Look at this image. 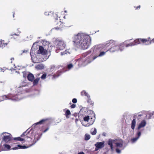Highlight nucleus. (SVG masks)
I'll list each match as a JSON object with an SVG mask.
<instances>
[{"label": "nucleus", "instance_id": "1", "mask_svg": "<svg viewBox=\"0 0 154 154\" xmlns=\"http://www.w3.org/2000/svg\"><path fill=\"white\" fill-rule=\"evenodd\" d=\"M91 38L88 35L83 33H78L75 35L73 42L77 45L80 46L84 50L87 49L91 45Z\"/></svg>", "mask_w": 154, "mask_h": 154}, {"label": "nucleus", "instance_id": "2", "mask_svg": "<svg viewBox=\"0 0 154 154\" xmlns=\"http://www.w3.org/2000/svg\"><path fill=\"white\" fill-rule=\"evenodd\" d=\"M48 51L42 46H39V62L45 61L48 58Z\"/></svg>", "mask_w": 154, "mask_h": 154}, {"label": "nucleus", "instance_id": "3", "mask_svg": "<svg viewBox=\"0 0 154 154\" xmlns=\"http://www.w3.org/2000/svg\"><path fill=\"white\" fill-rule=\"evenodd\" d=\"M29 131H28V129L23 133L20 136L21 137H14L13 138L15 141H31V139L30 137Z\"/></svg>", "mask_w": 154, "mask_h": 154}, {"label": "nucleus", "instance_id": "4", "mask_svg": "<svg viewBox=\"0 0 154 154\" xmlns=\"http://www.w3.org/2000/svg\"><path fill=\"white\" fill-rule=\"evenodd\" d=\"M92 51H94V54H95V56L96 58L98 57H101L103 56L104 55L106 52H100V49L98 46H95L94 47L91 48L89 53H91Z\"/></svg>", "mask_w": 154, "mask_h": 154}, {"label": "nucleus", "instance_id": "5", "mask_svg": "<svg viewBox=\"0 0 154 154\" xmlns=\"http://www.w3.org/2000/svg\"><path fill=\"white\" fill-rule=\"evenodd\" d=\"M55 44L57 46V48L60 50L64 49L66 46V44L63 40L59 38L56 39Z\"/></svg>", "mask_w": 154, "mask_h": 154}, {"label": "nucleus", "instance_id": "6", "mask_svg": "<svg viewBox=\"0 0 154 154\" xmlns=\"http://www.w3.org/2000/svg\"><path fill=\"white\" fill-rule=\"evenodd\" d=\"M7 135H5L3 137V140L5 142L7 143H10L11 142L13 143L17 141L14 140V138L12 137L11 135L9 133H7Z\"/></svg>", "mask_w": 154, "mask_h": 154}, {"label": "nucleus", "instance_id": "7", "mask_svg": "<svg viewBox=\"0 0 154 154\" xmlns=\"http://www.w3.org/2000/svg\"><path fill=\"white\" fill-rule=\"evenodd\" d=\"M92 52V54L90 56L85 58V62L86 64H88L91 63L96 58L94 51Z\"/></svg>", "mask_w": 154, "mask_h": 154}, {"label": "nucleus", "instance_id": "8", "mask_svg": "<svg viewBox=\"0 0 154 154\" xmlns=\"http://www.w3.org/2000/svg\"><path fill=\"white\" fill-rule=\"evenodd\" d=\"M112 46L111 48H109L108 50H107L106 52L109 51L111 52H114L119 50V48L118 46V45L117 43H116V45H114Z\"/></svg>", "mask_w": 154, "mask_h": 154}, {"label": "nucleus", "instance_id": "9", "mask_svg": "<svg viewBox=\"0 0 154 154\" xmlns=\"http://www.w3.org/2000/svg\"><path fill=\"white\" fill-rule=\"evenodd\" d=\"M19 29H17L18 32L16 33H14L13 34H11L10 35V38L14 40L17 39L20 36V34L21 32L19 30Z\"/></svg>", "mask_w": 154, "mask_h": 154}, {"label": "nucleus", "instance_id": "10", "mask_svg": "<svg viewBox=\"0 0 154 154\" xmlns=\"http://www.w3.org/2000/svg\"><path fill=\"white\" fill-rule=\"evenodd\" d=\"M141 43L146 45H149L151 44V38L150 37L147 38H141Z\"/></svg>", "mask_w": 154, "mask_h": 154}, {"label": "nucleus", "instance_id": "11", "mask_svg": "<svg viewBox=\"0 0 154 154\" xmlns=\"http://www.w3.org/2000/svg\"><path fill=\"white\" fill-rule=\"evenodd\" d=\"M10 148L11 146L9 145L4 144L2 146H0V149H1L0 151L9 150L10 149Z\"/></svg>", "mask_w": 154, "mask_h": 154}, {"label": "nucleus", "instance_id": "12", "mask_svg": "<svg viewBox=\"0 0 154 154\" xmlns=\"http://www.w3.org/2000/svg\"><path fill=\"white\" fill-rule=\"evenodd\" d=\"M78 63V65L79 66H80L82 65L86 64L85 62V58H80L78 59L77 61Z\"/></svg>", "mask_w": 154, "mask_h": 154}, {"label": "nucleus", "instance_id": "13", "mask_svg": "<svg viewBox=\"0 0 154 154\" xmlns=\"http://www.w3.org/2000/svg\"><path fill=\"white\" fill-rule=\"evenodd\" d=\"M142 116V115L141 114H138L137 115V116ZM137 115H135L134 116V119L133 120H132V122L131 124V128L133 130H134V129L135 125H136V119L135 118L137 117Z\"/></svg>", "mask_w": 154, "mask_h": 154}, {"label": "nucleus", "instance_id": "14", "mask_svg": "<svg viewBox=\"0 0 154 154\" xmlns=\"http://www.w3.org/2000/svg\"><path fill=\"white\" fill-rule=\"evenodd\" d=\"M96 146V150H97L96 148L97 149L101 148L104 146V142L102 141L100 142H97L96 144H95Z\"/></svg>", "mask_w": 154, "mask_h": 154}, {"label": "nucleus", "instance_id": "15", "mask_svg": "<svg viewBox=\"0 0 154 154\" xmlns=\"http://www.w3.org/2000/svg\"><path fill=\"white\" fill-rule=\"evenodd\" d=\"M38 42H36L33 44L32 47V49H33L35 51H36L37 54L38 53Z\"/></svg>", "mask_w": 154, "mask_h": 154}, {"label": "nucleus", "instance_id": "16", "mask_svg": "<svg viewBox=\"0 0 154 154\" xmlns=\"http://www.w3.org/2000/svg\"><path fill=\"white\" fill-rule=\"evenodd\" d=\"M116 41L113 40H110L106 42V46H112L114 45H116Z\"/></svg>", "mask_w": 154, "mask_h": 154}, {"label": "nucleus", "instance_id": "17", "mask_svg": "<svg viewBox=\"0 0 154 154\" xmlns=\"http://www.w3.org/2000/svg\"><path fill=\"white\" fill-rule=\"evenodd\" d=\"M9 99L13 100H17L18 99V96L17 95H14L11 94H9Z\"/></svg>", "mask_w": 154, "mask_h": 154}, {"label": "nucleus", "instance_id": "18", "mask_svg": "<svg viewBox=\"0 0 154 154\" xmlns=\"http://www.w3.org/2000/svg\"><path fill=\"white\" fill-rule=\"evenodd\" d=\"M146 122L145 120H143L139 124L137 129L138 130H139L141 128L144 127L146 125Z\"/></svg>", "mask_w": 154, "mask_h": 154}, {"label": "nucleus", "instance_id": "19", "mask_svg": "<svg viewBox=\"0 0 154 154\" xmlns=\"http://www.w3.org/2000/svg\"><path fill=\"white\" fill-rule=\"evenodd\" d=\"M28 80L32 82L35 78L33 75L30 73H29L27 76Z\"/></svg>", "mask_w": 154, "mask_h": 154}, {"label": "nucleus", "instance_id": "20", "mask_svg": "<svg viewBox=\"0 0 154 154\" xmlns=\"http://www.w3.org/2000/svg\"><path fill=\"white\" fill-rule=\"evenodd\" d=\"M133 46L138 45L141 43V38H138L132 42Z\"/></svg>", "mask_w": 154, "mask_h": 154}, {"label": "nucleus", "instance_id": "21", "mask_svg": "<svg viewBox=\"0 0 154 154\" xmlns=\"http://www.w3.org/2000/svg\"><path fill=\"white\" fill-rule=\"evenodd\" d=\"M17 146L18 147H15L12 148V149L13 150H16L18 149V148L20 149H25L28 147V146H26L25 145L21 146L20 145H17Z\"/></svg>", "mask_w": 154, "mask_h": 154}, {"label": "nucleus", "instance_id": "22", "mask_svg": "<svg viewBox=\"0 0 154 154\" xmlns=\"http://www.w3.org/2000/svg\"><path fill=\"white\" fill-rule=\"evenodd\" d=\"M57 24L59 25V26L58 25L57 27H55L56 29H61L63 26V24L60 21H59V22H57Z\"/></svg>", "mask_w": 154, "mask_h": 154}, {"label": "nucleus", "instance_id": "23", "mask_svg": "<svg viewBox=\"0 0 154 154\" xmlns=\"http://www.w3.org/2000/svg\"><path fill=\"white\" fill-rule=\"evenodd\" d=\"M48 119H42L39 121V124H47L48 123Z\"/></svg>", "mask_w": 154, "mask_h": 154}, {"label": "nucleus", "instance_id": "24", "mask_svg": "<svg viewBox=\"0 0 154 154\" xmlns=\"http://www.w3.org/2000/svg\"><path fill=\"white\" fill-rule=\"evenodd\" d=\"M113 141V140H112L109 139L108 142V144L110 146L111 149L112 151H113V148L112 145Z\"/></svg>", "mask_w": 154, "mask_h": 154}, {"label": "nucleus", "instance_id": "25", "mask_svg": "<svg viewBox=\"0 0 154 154\" xmlns=\"http://www.w3.org/2000/svg\"><path fill=\"white\" fill-rule=\"evenodd\" d=\"M41 42L42 43V46L44 47L46 46H48L49 44V42L44 40H42Z\"/></svg>", "mask_w": 154, "mask_h": 154}, {"label": "nucleus", "instance_id": "26", "mask_svg": "<svg viewBox=\"0 0 154 154\" xmlns=\"http://www.w3.org/2000/svg\"><path fill=\"white\" fill-rule=\"evenodd\" d=\"M118 46L119 48V50L122 51L124 49L125 47V45L124 43H122L120 45H118Z\"/></svg>", "mask_w": 154, "mask_h": 154}, {"label": "nucleus", "instance_id": "27", "mask_svg": "<svg viewBox=\"0 0 154 154\" xmlns=\"http://www.w3.org/2000/svg\"><path fill=\"white\" fill-rule=\"evenodd\" d=\"M81 94L82 96H87L88 98L90 96L89 94L84 90L82 91L81 92Z\"/></svg>", "mask_w": 154, "mask_h": 154}, {"label": "nucleus", "instance_id": "28", "mask_svg": "<svg viewBox=\"0 0 154 154\" xmlns=\"http://www.w3.org/2000/svg\"><path fill=\"white\" fill-rule=\"evenodd\" d=\"M71 114V113L69 110L68 109L66 111L65 113V115L67 118L68 119L69 118Z\"/></svg>", "mask_w": 154, "mask_h": 154}, {"label": "nucleus", "instance_id": "29", "mask_svg": "<svg viewBox=\"0 0 154 154\" xmlns=\"http://www.w3.org/2000/svg\"><path fill=\"white\" fill-rule=\"evenodd\" d=\"M87 102L92 106L94 105V102L90 98V96L88 98Z\"/></svg>", "mask_w": 154, "mask_h": 154}, {"label": "nucleus", "instance_id": "30", "mask_svg": "<svg viewBox=\"0 0 154 154\" xmlns=\"http://www.w3.org/2000/svg\"><path fill=\"white\" fill-rule=\"evenodd\" d=\"M32 61L34 63H38V59L37 58V56L34 57L33 58L32 57H31Z\"/></svg>", "mask_w": 154, "mask_h": 154}, {"label": "nucleus", "instance_id": "31", "mask_svg": "<svg viewBox=\"0 0 154 154\" xmlns=\"http://www.w3.org/2000/svg\"><path fill=\"white\" fill-rule=\"evenodd\" d=\"M1 42L2 43V46H1V47L2 48H3L5 47L8 44V43L5 42V41L4 40H1Z\"/></svg>", "mask_w": 154, "mask_h": 154}, {"label": "nucleus", "instance_id": "32", "mask_svg": "<svg viewBox=\"0 0 154 154\" xmlns=\"http://www.w3.org/2000/svg\"><path fill=\"white\" fill-rule=\"evenodd\" d=\"M8 96H9V94L8 95H5L2 96L1 97L2 98V99L1 100V101H3L5 100L9 99Z\"/></svg>", "mask_w": 154, "mask_h": 154}, {"label": "nucleus", "instance_id": "33", "mask_svg": "<svg viewBox=\"0 0 154 154\" xmlns=\"http://www.w3.org/2000/svg\"><path fill=\"white\" fill-rule=\"evenodd\" d=\"M33 86L37 85L38 82V78H37L33 81Z\"/></svg>", "mask_w": 154, "mask_h": 154}, {"label": "nucleus", "instance_id": "34", "mask_svg": "<svg viewBox=\"0 0 154 154\" xmlns=\"http://www.w3.org/2000/svg\"><path fill=\"white\" fill-rule=\"evenodd\" d=\"M70 54V52L69 51H68L67 50H66L65 51L61 52V55H65V54Z\"/></svg>", "mask_w": 154, "mask_h": 154}, {"label": "nucleus", "instance_id": "35", "mask_svg": "<svg viewBox=\"0 0 154 154\" xmlns=\"http://www.w3.org/2000/svg\"><path fill=\"white\" fill-rule=\"evenodd\" d=\"M115 144L117 147L122 148L123 146V144L122 143H116Z\"/></svg>", "mask_w": 154, "mask_h": 154}, {"label": "nucleus", "instance_id": "36", "mask_svg": "<svg viewBox=\"0 0 154 154\" xmlns=\"http://www.w3.org/2000/svg\"><path fill=\"white\" fill-rule=\"evenodd\" d=\"M90 138V136L89 134H86L85 136V139L87 140H89Z\"/></svg>", "mask_w": 154, "mask_h": 154}, {"label": "nucleus", "instance_id": "37", "mask_svg": "<svg viewBox=\"0 0 154 154\" xmlns=\"http://www.w3.org/2000/svg\"><path fill=\"white\" fill-rule=\"evenodd\" d=\"M84 120L85 121L88 122L89 119V116H85L83 118Z\"/></svg>", "mask_w": 154, "mask_h": 154}, {"label": "nucleus", "instance_id": "38", "mask_svg": "<svg viewBox=\"0 0 154 154\" xmlns=\"http://www.w3.org/2000/svg\"><path fill=\"white\" fill-rule=\"evenodd\" d=\"M23 74V76L25 78H26V77H27V76L28 75L27 72L26 71L23 72H22Z\"/></svg>", "mask_w": 154, "mask_h": 154}, {"label": "nucleus", "instance_id": "39", "mask_svg": "<svg viewBox=\"0 0 154 154\" xmlns=\"http://www.w3.org/2000/svg\"><path fill=\"white\" fill-rule=\"evenodd\" d=\"M90 51V50L88 51L87 52H86V53H84L82 55H83V57H82V58H85V57L88 54H90L91 53H90L89 52V51Z\"/></svg>", "mask_w": 154, "mask_h": 154}, {"label": "nucleus", "instance_id": "40", "mask_svg": "<svg viewBox=\"0 0 154 154\" xmlns=\"http://www.w3.org/2000/svg\"><path fill=\"white\" fill-rule=\"evenodd\" d=\"M138 138V137L134 138L131 139V141L132 143H134L137 140Z\"/></svg>", "mask_w": 154, "mask_h": 154}, {"label": "nucleus", "instance_id": "41", "mask_svg": "<svg viewBox=\"0 0 154 154\" xmlns=\"http://www.w3.org/2000/svg\"><path fill=\"white\" fill-rule=\"evenodd\" d=\"M91 133L93 135H95L97 133V130L96 128H94V131H91Z\"/></svg>", "mask_w": 154, "mask_h": 154}, {"label": "nucleus", "instance_id": "42", "mask_svg": "<svg viewBox=\"0 0 154 154\" xmlns=\"http://www.w3.org/2000/svg\"><path fill=\"white\" fill-rule=\"evenodd\" d=\"M47 74L46 73L43 74L41 77V78L42 79H44L46 78Z\"/></svg>", "mask_w": 154, "mask_h": 154}, {"label": "nucleus", "instance_id": "43", "mask_svg": "<svg viewBox=\"0 0 154 154\" xmlns=\"http://www.w3.org/2000/svg\"><path fill=\"white\" fill-rule=\"evenodd\" d=\"M73 67V65L72 64H69L67 65V68L68 69H70Z\"/></svg>", "mask_w": 154, "mask_h": 154}, {"label": "nucleus", "instance_id": "44", "mask_svg": "<svg viewBox=\"0 0 154 154\" xmlns=\"http://www.w3.org/2000/svg\"><path fill=\"white\" fill-rule=\"evenodd\" d=\"M50 14H52V13H51V12H45V14L46 16H49Z\"/></svg>", "mask_w": 154, "mask_h": 154}, {"label": "nucleus", "instance_id": "45", "mask_svg": "<svg viewBox=\"0 0 154 154\" xmlns=\"http://www.w3.org/2000/svg\"><path fill=\"white\" fill-rule=\"evenodd\" d=\"M44 68V66L42 64H39V69H42Z\"/></svg>", "mask_w": 154, "mask_h": 154}, {"label": "nucleus", "instance_id": "46", "mask_svg": "<svg viewBox=\"0 0 154 154\" xmlns=\"http://www.w3.org/2000/svg\"><path fill=\"white\" fill-rule=\"evenodd\" d=\"M130 46H133V45L132 44V42L131 43H130L129 44H128L126 45H125V47H128Z\"/></svg>", "mask_w": 154, "mask_h": 154}, {"label": "nucleus", "instance_id": "47", "mask_svg": "<svg viewBox=\"0 0 154 154\" xmlns=\"http://www.w3.org/2000/svg\"><path fill=\"white\" fill-rule=\"evenodd\" d=\"M72 101L73 103H76L77 102V100L75 98H74L72 99Z\"/></svg>", "mask_w": 154, "mask_h": 154}, {"label": "nucleus", "instance_id": "48", "mask_svg": "<svg viewBox=\"0 0 154 154\" xmlns=\"http://www.w3.org/2000/svg\"><path fill=\"white\" fill-rule=\"evenodd\" d=\"M29 50H24L23 51V52L22 53H27V52H29Z\"/></svg>", "mask_w": 154, "mask_h": 154}, {"label": "nucleus", "instance_id": "49", "mask_svg": "<svg viewBox=\"0 0 154 154\" xmlns=\"http://www.w3.org/2000/svg\"><path fill=\"white\" fill-rule=\"evenodd\" d=\"M141 133L140 131H138L137 133V137H138V138H139V137L141 135Z\"/></svg>", "mask_w": 154, "mask_h": 154}, {"label": "nucleus", "instance_id": "50", "mask_svg": "<svg viewBox=\"0 0 154 154\" xmlns=\"http://www.w3.org/2000/svg\"><path fill=\"white\" fill-rule=\"evenodd\" d=\"M116 151L118 153H119L121 152V150L118 148H116Z\"/></svg>", "mask_w": 154, "mask_h": 154}, {"label": "nucleus", "instance_id": "51", "mask_svg": "<svg viewBox=\"0 0 154 154\" xmlns=\"http://www.w3.org/2000/svg\"><path fill=\"white\" fill-rule=\"evenodd\" d=\"M76 106V105L74 104H72L70 106V107L72 108H74Z\"/></svg>", "mask_w": 154, "mask_h": 154}, {"label": "nucleus", "instance_id": "52", "mask_svg": "<svg viewBox=\"0 0 154 154\" xmlns=\"http://www.w3.org/2000/svg\"><path fill=\"white\" fill-rule=\"evenodd\" d=\"M140 7V5H139L138 6H134V8L136 9H139Z\"/></svg>", "mask_w": 154, "mask_h": 154}, {"label": "nucleus", "instance_id": "53", "mask_svg": "<svg viewBox=\"0 0 154 154\" xmlns=\"http://www.w3.org/2000/svg\"><path fill=\"white\" fill-rule=\"evenodd\" d=\"M55 67V66L54 65H52L51 66L50 69H54Z\"/></svg>", "mask_w": 154, "mask_h": 154}, {"label": "nucleus", "instance_id": "54", "mask_svg": "<svg viewBox=\"0 0 154 154\" xmlns=\"http://www.w3.org/2000/svg\"><path fill=\"white\" fill-rule=\"evenodd\" d=\"M35 139H36L37 140H38V136L37 135H35Z\"/></svg>", "mask_w": 154, "mask_h": 154}, {"label": "nucleus", "instance_id": "55", "mask_svg": "<svg viewBox=\"0 0 154 154\" xmlns=\"http://www.w3.org/2000/svg\"><path fill=\"white\" fill-rule=\"evenodd\" d=\"M49 128H47L46 129H45V130H44L43 131V133H45V132L46 131H47L48 129H49Z\"/></svg>", "mask_w": 154, "mask_h": 154}, {"label": "nucleus", "instance_id": "56", "mask_svg": "<svg viewBox=\"0 0 154 154\" xmlns=\"http://www.w3.org/2000/svg\"><path fill=\"white\" fill-rule=\"evenodd\" d=\"M78 154H85L83 152H79Z\"/></svg>", "mask_w": 154, "mask_h": 154}, {"label": "nucleus", "instance_id": "57", "mask_svg": "<svg viewBox=\"0 0 154 154\" xmlns=\"http://www.w3.org/2000/svg\"><path fill=\"white\" fill-rule=\"evenodd\" d=\"M151 43H152V42H154V38L152 39H151Z\"/></svg>", "mask_w": 154, "mask_h": 154}, {"label": "nucleus", "instance_id": "58", "mask_svg": "<svg viewBox=\"0 0 154 154\" xmlns=\"http://www.w3.org/2000/svg\"><path fill=\"white\" fill-rule=\"evenodd\" d=\"M2 42H1V40H0V47H1V46H2Z\"/></svg>", "mask_w": 154, "mask_h": 154}, {"label": "nucleus", "instance_id": "59", "mask_svg": "<svg viewBox=\"0 0 154 154\" xmlns=\"http://www.w3.org/2000/svg\"><path fill=\"white\" fill-rule=\"evenodd\" d=\"M35 68H36L37 69H38V65L36 66H35Z\"/></svg>", "mask_w": 154, "mask_h": 154}, {"label": "nucleus", "instance_id": "60", "mask_svg": "<svg viewBox=\"0 0 154 154\" xmlns=\"http://www.w3.org/2000/svg\"><path fill=\"white\" fill-rule=\"evenodd\" d=\"M14 14H15V13H13V17H14Z\"/></svg>", "mask_w": 154, "mask_h": 154}, {"label": "nucleus", "instance_id": "61", "mask_svg": "<svg viewBox=\"0 0 154 154\" xmlns=\"http://www.w3.org/2000/svg\"><path fill=\"white\" fill-rule=\"evenodd\" d=\"M11 60H14V58H12L11 59Z\"/></svg>", "mask_w": 154, "mask_h": 154}, {"label": "nucleus", "instance_id": "62", "mask_svg": "<svg viewBox=\"0 0 154 154\" xmlns=\"http://www.w3.org/2000/svg\"><path fill=\"white\" fill-rule=\"evenodd\" d=\"M38 124V122H37L36 123V124L37 125V124Z\"/></svg>", "mask_w": 154, "mask_h": 154}, {"label": "nucleus", "instance_id": "63", "mask_svg": "<svg viewBox=\"0 0 154 154\" xmlns=\"http://www.w3.org/2000/svg\"><path fill=\"white\" fill-rule=\"evenodd\" d=\"M42 135V134H41L40 135V136H41V135Z\"/></svg>", "mask_w": 154, "mask_h": 154}]
</instances>
